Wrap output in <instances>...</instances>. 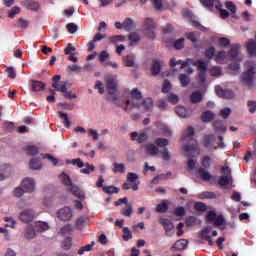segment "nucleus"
Instances as JSON below:
<instances>
[{
	"label": "nucleus",
	"instance_id": "nucleus-1",
	"mask_svg": "<svg viewBox=\"0 0 256 256\" xmlns=\"http://www.w3.org/2000/svg\"><path fill=\"white\" fill-rule=\"evenodd\" d=\"M60 179L62 180V183L68 187L69 191L72 193V195H74V197H77L78 199H85V192H83V190H81V188H79L77 185H74L73 182L71 181V177H69V175L65 174V172H63L60 175Z\"/></svg>",
	"mask_w": 256,
	"mask_h": 256
},
{
	"label": "nucleus",
	"instance_id": "nucleus-2",
	"mask_svg": "<svg viewBox=\"0 0 256 256\" xmlns=\"http://www.w3.org/2000/svg\"><path fill=\"white\" fill-rule=\"evenodd\" d=\"M201 165L203 168L198 169V174L201 177V179L203 181H211V179H215V177L211 175V173L205 170L211 167V158L209 156H205L204 158H202Z\"/></svg>",
	"mask_w": 256,
	"mask_h": 256
},
{
	"label": "nucleus",
	"instance_id": "nucleus-3",
	"mask_svg": "<svg viewBox=\"0 0 256 256\" xmlns=\"http://www.w3.org/2000/svg\"><path fill=\"white\" fill-rule=\"evenodd\" d=\"M215 141V135H206L204 137V147H206V149H225V142H223V136H218V141H220L218 146H215Z\"/></svg>",
	"mask_w": 256,
	"mask_h": 256
},
{
	"label": "nucleus",
	"instance_id": "nucleus-4",
	"mask_svg": "<svg viewBox=\"0 0 256 256\" xmlns=\"http://www.w3.org/2000/svg\"><path fill=\"white\" fill-rule=\"evenodd\" d=\"M130 97L132 100L126 101L125 111H130V109H133V107H137V108L141 107L139 103H135V101H141V99H143V95L141 94V91H139V89L137 88L132 89L130 93Z\"/></svg>",
	"mask_w": 256,
	"mask_h": 256
},
{
	"label": "nucleus",
	"instance_id": "nucleus-5",
	"mask_svg": "<svg viewBox=\"0 0 256 256\" xmlns=\"http://www.w3.org/2000/svg\"><path fill=\"white\" fill-rule=\"evenodd\" d=\"M222 176L218 179V185L220 187H225L226 185H231L233 183V176L231 175V168L229 166H223L220 169Z\"/></svg>",
	"mask_w": 256,
	"mask_h": 256
},
{
	"label": "nucleus",
	"instance_id": "nucleus-6",
	"mask_svg": "<svg viewBox=\"0 0 256 256\" xmlns=\"http://www.w3.org/2000/svg\"><path fill=\"white\" fill-rule=\"evenodd\" d=\"M255 79V66H250L246 72L242 74V81L247 87H253V81Z\"/></svg>",
	"mask_w": 256,
	"mask_h": 256
},
{
	"label": "nucleus",
	"instance_id": "nucleus-7",
	"mask_svg": "<svg viewBox=\"0 0 256 256\" xmlns=\"http://www.w3.org/2000/svg\"><path fill=\"white\" fill-rule=\"evenodd\" d=\"M187 157H199V144L197 140H193L191 144H186L183 147Z\"/></svg>",
	"mask_w": 256,
	"mask_h": 256
},
{
	"label": "nucleus",
	"instance_id": "nucleus-8",
	"mask_svg": "<svg viewBox=\"0 0 256 256\" xmlns=\"http://www.w3.org/2000/svg\"><path fill=\"white\" fill-rule=\"evenodd\" d=\"M143 29L147 31V36L149 39H155V21L152 18H146L144 20Z\"/></svg>",
	"mask_w": 256,
	"mask_h": 256
},
{
	"label": "nucleus",
	"instance_id": "nucleus-9",
	"mask_svg": "<svg viewBox=\"0 0 256 256\" xmlns=\"http://www.w3.org/2000/svg\"><path fill=\"white\" fill-rule=\"evenodd\" d=\"M52 87L56 89V91H60V93H67V82H60L61 81V75H55L53 78Z\"/></svg>",
	"mask_w": 256,
	"mask_h": 256
},
{
	"label": "nucleus",
	"instance_id": "nucleus-10",
	"mask_svg": "<svg viewBox=\"0 0 256 256\" xmlns=\"http://www.w3.org/2000/svg\"><path fill=\"white\" fill-rule=\"evenodd\" d=\"M215 93L218 97H221L222 99H233L235 97V94L230 89H223L221 86L215 87Z\"/></svg>",
	"mask_w": 256,
	"mask_h": 256
},
{
	"label": "nucleus",
	"instance_id": "nucleus-11",
	"mask_svg": "<svg viewBox=\"0 0 256 256\" xmlns=\"http://www.w3.org/2000/svg\"><path fill=\"white\" fill-rule=\"evenodd\" d=\"M19 219L22 223H31L35 219V211L33 209H26L20 213Z\"/></svg>",
	"mask_w": 256,
	"mask_h": 256
},
{
	"label": "nucleus",
	"instance_id": "nucleus-12",
	"mask_svg": "<svg viewBox=\"0 0 256 256\" xmlns=\"http://www.w3.org/2000/svg\"><path fill=\"white\" fill-rule=\"evenodd\" d=\"M128 183H133L131 190L132 191H139V184L141 183L139 181V175L135 172H129L126 177Z\"/></svg>",
	"mask_w": 256,
	"mask_h": 256
},
{
	"label": "nucleus",
	"instance_id": "nucleus-13",
	"mask_svg": "<svg viewBox=\"0 0 256 256\" xmlns=\"http://www.w3.org/2000/svg\"><path fill=\"white\" fill-rule=\"evenodd\" d=\"M187 245H189V241H187V239H179L170 247V251L172 253H175V251H185V249H187Z\"/></svg>",
	"mask_w": 256,
	"mask_h": 256
},
{
	"label": "nucleus",
	"instance_id": "nucleus-14",
	"mask_svg": "<svg viewBox=\"0 0 256 256\" xmlns=\"http://www.w3.org/2000/svg\"><path fill=\"white\" fill-rule=\"evenodd\" d=\"M71 217H73V210L69 207H64L58 212V218L60 221H70Z\"/></svg>",
	"mask_w": 256,
	"mask_h": 256
},
{
	"label": "nucleus",
	"instance_id": "nucleus-15",
	"mask_svg": "<svg viewBox=\"0 0 256 256\" xmlns=\"http://www.w3.org/2000/svg\"><path fill=\"white\" fill-rule=\"evenodd\" d=\"M22 188L25 193H33L35 191V180L33 178H25L22 181Z\"/></svg>",
	"mask_w": 256,
	"mask_h": 256
},
{
	"label": "nucleus",
	"instance_id": "nucleus-16",
	"mask_svg": "<svg viewBox=\"0 0 256 256\" xmlns=\"http://www.w3.org/2000/svg\"><path fill=\"white\" fill-rule=\"evenodd\" d=\"M117 87V79L108 78L106 80V89L108 91V95H115V93H117Z\"/></svg>",
	"mask_w": 256,
	"mask_h": 256
},
{
	"label": "nucleus",
	"instance_id": "nucleus-17",
	"mask_svg": "<svg viewBox=\"0 0 256 256\" xmlns=\"http://www.w3.org/2000/svg\"><path fill=\"white\" fill-rule=\"evenodd\" d=\"M209 233H211V227H206L200 232V238L204 241L208 242V245L210 247H213L215 245V242H213V239H211V236H209Z\"/></svg>",
	"mask_w": 256,
	"mask_h": 256
},
{
	"label": "nucleus",
	"instance_id": "nucleus-18",
	"mask_svg": "<svg viewBox=\"0 0 256 256\" xmlns=\"http://www.w3.org/2000/svg\"><path fill=\"white\" fill-rule=\"evenodd\" d=\"M160 225H162L164 227L166 235L171 237V235H169V232L173 231V229H175V226L173 225V222H171V220H169L167 218H161L160 219Z\"/></svg>",
	"mask_w": 256,
	"mask_h": 256
},
{
	"label": "nucleus",
	"instance_id": "nucleus-19",
	"mask_svg": "<svg viewBox=\"0 0 256 256\" xmlns=\"http://www.w3.org/2000/svg\"><path fill=\"white\" fill-rule=\"evenodd\" d=\"M131 140L132 141H137V143H145V141L148 139L147 133L142 132V133H137V132H132L130 134Z\"/></svg>",
	"mask_w": 256,
	"mask_h": 256
},
{
	"label": "nucleus",
	"instance_id": "nucleus-20",
	"mask_svg": "<svg viewBox=\"0 0 256 256\" xmlns=\"http://www.w3.org/2000/svg\"><path fill=\"white\" fill-rule=\"evenodd\" d=\"M30 89L31 91L37 92V91H44L45 89V83L37 80H31L30 81Z\"/></svg>",
	"mask_w": 256,
	"mask_h": 256
},
{
	"label": "nucleus",
	"instance_id": "nucleus-21",
	"mask_svg": "<svg viewBox=\"0 0 256 256\" xmlns=\"http://www.w3.org/2000/svg\"><path fill=\"white\" fill-rule=\"evenodd\" d=\"M212 125L218 133H226L227 131V126H225L222 120H215Z\"/></svg>",
	"mask_w": 256,
	"mask_h": 256
},
{
	"label": "nucleus",
	"instance_id": "nucleus-22",
	"mask_svg": "<svg viewBox=\"0 0 256 256\" xmlns=\"http://www.w3.org/2000/svg\"><path fill=\"white\" fill-rule=\"evenodd\" d=\"M207 62L205 64L200 65V69H198L199 72V79L200 83H205L207 81Z\"/></svg>",
	"mask_w": 256,
	"mask_h": 256
},
{
	"label": "nucleus",
	"instance_id": "nucleus-23",
	"mask_svg": "<svg viewBox=\"0 0 256 256\" xmlns=\"http://www.w3.org/2000/svg\"><path fill=\"white\" fill-rule=\"evenodd\" d=\"M194 135H195V129H193V127H188L182 135V140L191 141Z\"/></svg>",
	"mask_w": 256,
	"mask_h": 256
},
{
	"label": "nucleus",
	"instance_id": "nucleus-24",
	"mask_svg": "<svg viewBox=\"0 0 256 256\" xmlns=\"http://www.w3.org/2000/svg\"><path fill=\"white\" fill-rule=\"evenodd\" d=\"M47 230H49V224L45 222H37L34 225V231H36V233H43V231Z\"/></svg>",
	"mask_w": 256,
	"mask_h": 256
},
{
	"label": "nucleus",
	"instance_id": "nucleus-25",
	"mask_svg": "<svg viewBox=\"0 0 256 256\" xmlns=\"http://www.w3.org/2000/svg\"><path fill=\"white\" fill-rule=\"evenodd\" d=\"M163 64V62H161L160 60H155L152 64V69H151V73L152 75H159V73H161V65Z\"/></svg>",
	"mask_w": 256,
	"mask_h": 256
},
{
	"label": "nucleus",
	"instance_id": "nucleus-26",
	"mask_svg": "<svg viewBox=\"0 0 256 256\" xmlns=\"http://www.w3.org/2000/svg\"><path fill=\"white\" fill-rule=\"evenodd\" d=\"M24 6L26 7V9H30V11H39L41 7L39 2H35V1H26L24 3Z\"/></svg>",
	"mask_w": 256,
	"mask_h": 256
},
{
	"label": "nucleus",
	"instance_id": "nucleus-27",
	"mask_svg": "<svg viewBox=\"0 0 256 256\" xmlns=\"http://www.w3.org/2000/svg\"><path fill=\"white\" fill-rule=\"evenodd\" d=\"M190 101L191 103H201L203 101V94H201V91H195L190 95Z\"/></svg>",
	"mask_w": 256,
	"mask_h": 256
},
{
	"label": "nucleus",
	"instance_id": "nucleus-28",
	"mask_svg": "<svg viewBox=\"0 0 256 256\" xmlns=\"http://www.w3.org/2000/svg\"><path fill=\"white\" fill-rule=\"evenodd\" d=\"M11 175V167L5 165L3 168H0V181H4L8 176Z\"/></svg>",
	"mask_w": 256,
	"mask_h": 256
},
{
	"label": "nucleus",
	"instance_id": "nucleus-29",
	"mask_svg": "<svg viewBox=\"0 0 256 256\" xmlns=\"http://www.w3.org/2000/svg\"><path fill=\"white\" fill-rule=\"evenodd\" d=\"M123 28L125 31H133L135 29V22L131 18H126L123 22Z\"/></svg>",
	"mask_w": 256,
	"mask_h": 256
},
{
	"label": "nucleus",
	"instance_id": "nucleus-30",
	"mask_svg": "<svg viewBox=\"0 0 256 256\" xmlns=\"http://www.w3.org/2000/svg\"><path fill=\"white\" fill-rule=\"evenodd\" d=\"M175 113L178 115V117H181L182 119L189 117V112H187V109L183 106L176 107Z\"/></svg>",
	"mask_w": 256,
	"mask_h": 256
},
{
	"label": "nucleus",
	"instance_id": "nucleus-31",
	"mask_svg": "<svg viewBox=\"0 0 256 256\" xmlns=\"http://www.w3.org/2000/svg\"><path fill=\"white\" fill-rule=\"evenodd\" d=\"M128 39L130 41V45H137L141 41V36L137 32H132L129 34Z\"/></svg>",
	"mask_w": 256,
	"mask_h": 256
},
{
	"label": "nucleus",
	"instance_id": "nucleus-32",
	"mask_svg": "<svg viewBox=\"0 0 256 256\" xmlns=\"http://www.w3.org/2000/svg\"><path fill=\"white\" fill-rule=\"evenodd\" d=\"M201 119H202L203 123H209V122L213 121V119H215V114H213V112H211V111L203 112L201 115Z\"/></svg>",
	"mask_w": 256,
	"mask_h": 256
},
{
	"label": "nucleus",
	"instance_id": "nucleus-33",
	"mask_svg": "<svg viewBox=\"0 0 256 256\" xmlns=\"http://www.w3.org/2000/svg\"><path fill=\"white\" fill-rule=\"evenodd\" d=\"M139 105L140 107H143L145 111H151V109H153V99L145 98L143 102Z\"/></svg>",
	"mask_w": 256,
	"mask_h": 256
},
{
	"label": "nucleus",
	"instance_id": "nucleus-34",
	"mask_svg": "<svg viewBox=\"0 0 256 256\" xmlns=\"http://www.w3.org/2000/svg\"><path fill=\"white\" fill-rule=\"evenodd\" d=\"M58 117L59 119H63L64 127L66 128L71 127V121H69V115H67V113L59 111Z\"/></svg>",
	"mask_w": 256,
	"mask_h": 256
},
{
	"label": "nucleus",
	"instance_id": "nucleus-35",
	"mask_svg": "<svg viewBox=\"0 0 256 256\" xmlns=\"http://www.w3.org/2000/svg\"><path fill=\"white\" fill-rule=\"evenodd\" d=\"M241 46H239V44H234L231 46L230 51L228 52V55L232 58V59H236V57H238L239 55V49Z\"/></svg>",
	"mask_w": 256,
	"mask_h": 256
},
{
	"label": "nucleus",
	"instance_id": "nucleus-36",
	"mask_svg": "<svg viewBox=\"0 0 256 256\" xmlns=\"http://www.w3.org/2000/svg\"><path fill=\"white\" fill-rule=\"evenodd\" d=\"M169 210V204H167V200H164L162 203L156 206V213H167Z\"/></svg>",
	"mask_w": 256,
	"mask_h": 256
},
{
	"label": "nucleus",
	"instance_id": "nucleus-37",
	"mask_svg": "<svg viewBox=\"0 0 256 256\" xmlns=\"http://www.w3.org/2000/svg\"><path fill=\"white\" fill-rule=\"evenodd\" d=\"M112 173H125V164L114 162Z\"/></svg>",
	"mask_w": 256,
	"mask_h": 256
},
{
	"label": "nucleus",
	"instance_id": "nucleus-38",
	"mask_svg": "<svg viewBox=\"0 0 256 256\" xmlns=\"http://www.w3.org/2000/svg\"><path fill=\"white\" fill-rule=\"evenodd\" d=\"M198 199H217V194L209 191L201 192L198 194Z\"/></svg>",
	"mask_w": 256,
	"mask_h": 256
},
{
	"label": "nucleus",
	"instance_id": "nucleus-39",
	"mask_svg": "<svg viewBox=\"0 0 256 256\" xmlns=\"http://www.w3.org/2000/svg\"><path fill=\"white\" fill-rule=\"evenodd\" d=\"M35 233H37V231H35V228L33 226H28L24 233V237L26 239H35Z\"/></svg>",
	"mask_w": 256,
	"mask_h": 256
},
{
	"label": "nucleus",
	"instance_id": "nucleus-40",
	"mask_svg": "<svg viewBox=\"0 0 256 256\" xmlns=\"http://www.w3.org/2000/svg\"><path fill=\"white\" fill-rule=\"evenodd\" d=\"M145 149L150 155H157L159 153V147L155 146V144H146Z\"/></svg>",
	"mask_w": 256,
	"mask_h": 256
},
{
	"label": "nucleus",
	"instance_id": "nucleus-41",
	"mask_svg": "<svg viewBox=\"0 0 256 256\" xmlns=\"http://www.w3.org/2000/svg\"><path fill=\"white\" fill-rule=\"evenodd\" d=\"M227 58V52L225 51H218L215 53L214 59L216 63H221L222 61H225Z\"/></svg>",
	"mask_w": 256,
	"mask_h": 256
},
{
	"label": "nucleus",
	"instance_id": "nucleus-42",
	"mask_svg": "<svg viewBox=\"0 0 256 256\" xmlns=\"http://www.w3.org/2000/svg\"><path fill=\"white\" fill-rule=\"evenodd\" d=\"M177 65H181L180 69H185L187 67V62L183 60H176L175 58H172L170 60V67H177Z\"/></svg>",
	"mask_w": 256,
	"mask_h": 256
},
{
	"label": "nucleus",
	"instance_id": "nucleus-43",
	"mask_svg": "<svg viewBox=\"0 0 256 256\" xmlns=\"http://www.w3.org/2000/svg\"><path fill=\"white\" fill-rule=\"evenodd\" d=\"M121 214L124 217H131L133 215V205L126 204V207L121 210Z\"/></svg>",
	"mask_w": 256,
	"mask_h": 256
},
{
	"label": "nucleus",
	"instance_id": "nucleus-44",
	"mask_svg": "<svg viewBox=\"0 0 256 256\" xmlns=\"http://www.w3.org/2000/svg\"><path fill=\"white\" fill-rule=\"evenodd\" d=\"M186 63L187 67H189V65H192L193 67H197V69H200L201 65H205L207 62L203 60L194 61L192 59H187Z\"/></svg>",
	"mask_w": 256,
	"mask_h": 256
},
{
	"label": "nucleus",
	"instance_id": "nucleus-45",
	"mask_svg": "<svg viewBox=\"0 0 256 256\" xmlns=\"http://www.w3.org/2000/svg\"><path fill=\"white\" fill-rule=\"evenodd\" d=\"M126 67H135V56L128 55L123 58Z\"/></svg>",
	"mask_w": 256,
	"mask_h": 256
},
{
	"label": "nucleus",
	"instance_id": "nucleus-46",
	"mask_svg": "<svg viewBox=\"0 0 256 256\" xmlns=\"http://www.w3.org/2000/svg\"><path fill=\"white\" fill-rule=\"evenodd\" d=\"M103 191L107 193V195H113L119 193V188L115 186H104Z\"/></svg>",
	"mask_w": 256,
	"mask_h": 256
},
{
	"label": "nucleus",
	"instance_id": "nucleus-47",
	"mask_svg": "<svg viewBox=\"0 0 256 256\" xmlns=\"http://www.w3.org/2000/svg\"><path fill=\"white\" fill-rule=\"evenodd\" d=\"M24 151H26V153L28 155H38L39 154V147L37 146H26L24 148Z\"/></svg>",
	"mask_w": 256,
	"mask_h": 256
},
{
	"label": "nucleus",
	"instance_id": "nucleus-48",
	"mask_svg": "<svg viewBox=\"0 0 256 256\" xmlns=\"http://www.w3.org/2000/svg\"><path fill=\"white\" fill-rule=\"evenodd\" d=\"M179 81L183 87H187L189 83H191V79L187 74H180L179 75Z\"/></svg>",
	"mask_w": 256,
	"mask_h": 256
},
{
	"label": "nucleus",
	"instance_id": "nucleus-49",
	"mask_svg": "<svg viewBox=\"0 0 256 256\" xmlns=\"http://www.w3.org/2000/svg\"><path fill=\"white\" fill-rule=\"evenodd\" d=\"M29 165H30V169H34V170L41 169V162L39 158H32L30 160Z\"/></svg>",
	"mask_w": 256,
	"mask_h": 256
},
{
	"label": "nucleus",
	"instance_id": "nucleus-50",
	"mask_svg": "<svg viewBox=\"0 0 256 256\" xmlns=\"http://www.w3.org/2000/svg\"><path fill=\"white\" fill-rule=\"evenodd\" d=\"M122 239L124 241H129L130 239H133V233L131 232V230H129V227H124L123 228Z\"/></svg>",
	"mask_w": 256,
	"mask_h": 256
},
{
	"label": "nucleus",
	"instance_id": "nucleus-51",
	"mask_svg": "<svg viewBox=\"0 0 256 256\" xmlns=\"http://www.w3.org/2000/svg\"><path fill=\"white\" fill-rule=\"evenodd\" d=\"M225 7L226 9H228L229 12L232 13V15H235L237 13V6L235 5V3L231 1H226Z\"/></svg>",
	"mask_w": 256,
	"mask_h": 256
},
{
	"label": "nucleus",
	"instance_id": "nucleus-52",
	"mask_svg": "<svg viewBox=\"0 0 256 256\" xmlns=\"http://www.w3.org/2000/svg\"><path fill=\"white\" fill-rule=\"evenodd\" d=\"M215 53H216L215 47L211 46V47L207 48L205 50V57H206V59L211 60V59L215 58Z\"/></svg>",
	"mask_w": 256,
	"mask_h": 256
},
{
	"label": "nucleus",
	"instance_id": "nucleus-53",
	"mask_svg": "<svg viewBox=\"0 0 256 256\" xmlns=\"http://www.w3.org/2000/svg\"><path fill=\"white\" fill-rule=\"evenodd\" d=\"M155 145L157 147H164V148H166L167 145H169V140L167 138H157L155 140Z\"/></svg>",
	"mask_w": 256,
	"mask_h": 256
},
{
	"label": "nucleus",
	"instance_id": "nucleus-54",
	"mask_svg": "<svg viewBox=\"0 0 256 256\" xmlns=\"http://www.w3.org/2000/svg\"><path fill=\"white\" fill-rule=\"evenodd\" d=\"M159 153H160L161 159H163V161H170L171 160V153H169V149L163 148V150L159 151Z\"/></svg>",
	"mask_w": 256,
	"mask_h": 256
},
{
	"label": "nucleus",
	"instance_id": "nucleus-55",
	"mask_svg": "<svg viewBox=\"0 0 256 256\" xmlns=\"http://www.w3.org/2000/svg\"><path fill=\"white\" fill-rule=\"evenodd\" d=\"M168 103H171L172 105H177L179 103V96L177 94L170 93L167 96Z\"/></svg>",
	"mask_w": 256,
	"mask_h": 256
},
{
	"label": "nucleus",
	"instance_id": "nucleus-56",
	"mask_svg": "<svg viewBox=\"0 0 256 256\" xmlns=\"http://www.w3.org/2000/svg\"><path fill=\"white\" fill-rule=\"evenodd\" d=\"M87 222V218H85L84 216L79 217L76 220V227L77 229H83L85 227V223Z\"/></svg>",
	"mask_w": 256,
	"mask_h": 256
},
{
	"label": "nucleus",
	"instance_id": "nucleus-57",
	"mask_svg": "<svg viewBox=\"0 0 256 256\" xmlns=\"http://www.w3.org/2000/svg\"><path fill=\"white\" fill-rule=\"evenodd\" d=\"M200 3H202L203 7H206V9H213V7H215V0H200Z\"/></svg>",
	"mask_w": 256,
	"mask_h": 256
},
{
	"label": "nucleus",
	"instance_id": "nucleus-58",
	"mask_svg": "<svg viewBox=\"0 0 256 256\" xmlns=\"http://www.w3.org/2000/svg\"><path fill=\"white\" fill-rule=\"evenodd\" d=\"M125 40H126V38L123 35H115V36L110 37L111 43H119V42L123 43V41H125Z\"/></svg>",
	"mask_w": 256,
	"mask_h": 256
},
{
	"label": "nucleus",
	"instance_id": "nucleus-59",
	"mask_svg": "<svg viewBox=\"0 0 256 256\" xmlns=\"http://www.w3.org/2000/svg\"><path fill=\"white\" fill-rule=\"evenodd\" d=\"M4 221L7 223L6 227H11L12 229H14L15 225H17V221H15L13 217H5Z\"/></svg>",
	"mask_w": 256,
	"mask_h": 256
},
{
	"label": "nucleus",
	"instance_id": "nucleus-60",
	"mask_svg": "<svg viewBox=\"0 0 256 256\" xmlns=\"http://www.w3.org/2000/svg\"><path fill=\"white\" fill-rule=\"evenodd\" d=\"M247 107L249 113H255L256 111V101L255 100H248L247 101Z\"/></svg>",
	"mask_w": 256,
	"mask_h": 256
},
{
	"label": "nucleus",
	"instance_id": "nucleus-61",
	"mask_svg": "<svg viewBox=\"0 0 256 256\" xmlns=\"http://www.w3.org/2000/svg\"><path fill=\"white\" fill-rule=\"evenodd\" d=\"M43 159H48V161H51L52 165H54V166H56L57 163H59V160L51 154H44Z\"/></svg>",
	"mask_w": 256,
	"mask_h": 256
},
{
	"label": "nucleus",
	"instance_id": "nucleus-62",
	"mask_svg": "<svg viewBox=\"0 0 256 256\" xmlns=\"http://www.w3.org/2000/svg\"><path fill=\"white\" fill-rule=\"evenodd\" d=\"M171 82H169L167 79L164 80L162 84V93H168L171 89Z\"/></svg>",
	"mask_w": 256,
	"mask_h": 256
},
{
	"label": "nucleus",
	"instance_id": "nucleus-63",
	"mask_svg": "<svg viewBox=\"0 0 256 256\" xmlns=\"http://www.w3.org/2000/svg\"><path fill=\"white\" fill-rule=\"evenodd\" d=\"M174 47L176 49H183L185 47V38H180L174 42Z\"/></svg>",
	"mask_w": 256,
	"mask_h": 256
},
{
	"label": "nucleus",
	"instance_id": "nucleus-64",
	"mask_svg": "<svg viewBox=\"0 0 256 256\" xmlns=\"http://www.w3.org/2000/svg\"><path fill=\"white\" fill-rule=\"evenodd\" d=\"M66 29H67V31H69L71 34H73V33H77L78 27H77V25H76L75 23H68V24L66 25Z\"/></svg>",
	"mask_w": 256,
	"mask_h": 256
}]
</instances>
